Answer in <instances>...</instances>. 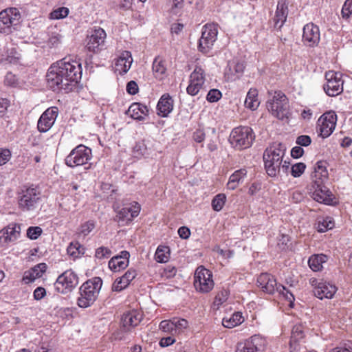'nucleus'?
Wrapping results in <instances>:
<instances>
[{
	"instance_id": "f257e3e1",
	"label": "nucleus",
	"mask_w": 352,
	"mask_h": 352,
	"mask_svg": "<svg viewBox=\"0 0 352 352\" xmlns=\"http://www.w3.org/2000/svg\"><path fill=\"white\" fill-rule=\"evenodd\" d=\"M286 147L282 143H273L263 153V158L267 174L274 177L280 172V166L285 154Z\"/></svg>"
},
{
	"instance_id": "f03ea898",
	"label": "nucleus",
	"mask_w": 352,
	"mask_h": 352,
	"mask_svg": "<svg viewBox=\"0 0 352 352\" xmlns=\"http://www.w3.org/2000/svg\"><path fill=\"white\" fill-rule=\"evenodd\" d=\"M102 285L100 277H94L85 282L80 287V296L77 300L78 305L82 308L91 306L97 299Z\"/></svg>"
},
{
	"instance_id": "7ed1b4c3",
	"label": "nucleus",
	"mask_w": 352,
	"mask_h": 352,
	"mask_svg": "<svg viewBox=\"0 0 352 352\" xmlns=\"http://www.w3.org/2000/svg\"><path fill=\"white\" fill-rule=\"evenodd\" d=\"M67 77L58 61L50 66L46 75L48 86L54 91L64 90L69 92L73 89L72 82Z\"/></svg>"
},
{
	"instance_id": "20e7f679",
	"label": "nucleus",
	"mask_w": 352,
	"mask_h": 352,
	"mask_svg": "<svg viewBox=\"0 0 352 352\" xmlns=\"http://www.w3.org/2000/svg\"><path fill=\"white\" fill-rule=\"evenodd\" d=\"M254 138L255 135L252 128L239 126L232 131L229 141L234 148L242 150L251 146Z\"/></svg>"
},
{
	"instance_id": "39448f33",
	"label": "nucleus",
	"mask_w": 352,
	"mask_h": 352,
	"mask_svg": "<svg viewBox=\"0 0 352 352\" xmlns=\"http://www.w3.org/2000/svg\"><path fill=\"white\" fill-rule=\"evenodd\" d=\"M21 14L16 8H6L0 12V33L9 34L16 30Z\"/></svg>"
},
{
	"instance_id": "423d86ee",
	"label": "nucleus",
	"mask_w": 352,
	"mask_h": 352,
	"mask_svg": "<svg viewBox=\"0 0 352 352\" xmlns=\"http://www.w3.org/2000/svg\"><path fill=\"white\" fill-rule=\"evenodd\" d=\"M218 25L215 23H207L202 28L201 36L199 40L198 50L204 54L210 52L217 39Z\"/></svg>"
},
{
	"instance_id": "0eeeda50",
	"label": "nucleus",
	"mask_w": 352,
	"mask_h": 352,
	"mask_svg": "<svg viewBox=\"0 0 352 352\" xmlns=\"http://www.w3.org/2000/svg\"><path fill=\"white\" fill-rule=\"evenodd\" d=\"M92 157L91 149L80 144L74 148L65 158L67 166L74 168L88 163Z\"/></svg>"
},
{
	"instance_id": "6e6552de",
	"label": "nucleus",
	"mask_w": 352,
	"mask_h": 352,
	"mask_svg": "<svg viewBox=\"0 0 352 352\" xmlns=\"http://www.w3.org/2000/svg\"><path fill=\"white\" fill-rule=\"evenodd\" d=\"M19 197V206L23 211L35 210L40 201V192L36 188L29 187L23 190Z\"/></svg>"
},
{
	"instance_id": "1a4fd4ad",
	"label": "nucleus",
	"mask_w": 352,
	"mask_h": 352,
	"mask_svg": "<svg viewBox=\"0 0 352 352\" xmlns=\"http://www.w3.org/2000/svg\"><path fill=\"white\" fill-rule=\"evenodd\" d=\"M267 108L276 118L283 120L287 118L289 104L286 96L281 91L275 92L272 101L267 102Z\"/></svg>"
},
{
	"instance_id": "9d476101",
	"label": "nucleus",
	"mask_w": 352,
	"mask_h": 352,
	"mask_svg": "<svg viewBox=\"0 0 352 352\" xmlns=\"http://www.w3.org/2000/svg\"><path fill=\"white\" fill-rule=\"evenodd\" d=\"M212 275L210 270L199 266L195 273L194 285L196 289L202 293L209 292L214 287Z\"/></svg>"
},
{
	"instance_id": "9b49d317",
	"label": "nucleus",
	"mask_w": 352,
	"mask_h": 352,
	"mask_svg": "<svg viewBox=\"0 0 352 352\" xmlns=\"http://www.w3.org/2000/svg\"><path fill=\"white\" fill-rule=\"evenodd\" d=\"M326 84L323 89L329 96H336L343 91V80L342 74L334 71H328L325 73Z\"/></svg>"
},
{
	"instance_id": "f8f14e48",
	"label": "nucleus",
	"mask_w": 352,
	"mask_h": 352,
	"mask_svg": "<svg viewBox=\"0 0 352 352\" xmlns=\"http://www.w3.org/2000/svg\"><path fill=\"white\" fill-rule=\"evenodd\" d=\"M78 284V277L72 270H67L60 274L54 283L55 289L61 294L70 292Z\"/></svg>"
},
{
	"instance_id": "ddd939ff",
	"label": "nucleus",
	"mask_w": 352,
	"mask_h": 352,
	"mask_svg": "<svg viewBox=\"0 0 352 352\" xmlns=\"http://www.w3.org/2000/svg\"><path fill=\"white\" fill-rule=\"evenodd\" d=\"M337 120V116L334 112L324 113L318 121V133L322 138L329 137L333 131Z\"/></svg>"
},
{
	"instance_id": "4468645a",
	"label": "nucleus",
	"mask_w": 352,
	"mask_h": 352,
	"mask_svg": "<svg viewBox=\"0 0 352 352\" xmlns=\"http://www.w3.org/2000/svg\"><path fill=\"white\" fill-rule=\"evenodd\" d=\"M65 75L68 76V79L73 87H76L78 81L81 78L82 69L81 65L75 60H67L63 58L58 61Z\"/></svg>"
},
{
	"instance_id": "2eb2a0df",
	"label": "nucleus",
	"mask_w": 352,
	"mask_h": 352,
	"mask_svg": "<svg viewBox=\"0 0 352 352\" xmlns=\"http://www.w3.org/2000/svg\"><path fill=\"white\" fill-rule=\"evenodd\" d=\"M140 211V205L138 202H133L119 210H116L117 214L114 220L120 225L124 226L131 222L138 217Z\"/></svg>"
},
{
	"instance_id": "dca6fc26",
	"label": "nucleus",
	"mask_w": 352,
	"mask_h": 352,
	"mask_svg": "<svg viewBox=\"0 0 352 352\" xmlns=\"http://www.w3.org/2000/svg\"><path fill=\"white\" fill-rule=\"evenodd\" d=\"M266 345L265 340L258 335H254L243 343H239L236 352H262Z\"/></svg>"
},
{
	"instance_id": "f3484780",
	"label": "nucleus",
	"mask_w": 352,
	"mask_h": 352,
	"mask_svg": "<svg viewBox=\"0 0 352 352\" xmlns=\"http://www.w3.org/2000/svg\"><path fill=\"white\" fill-rule=\"evenodd\" d=\"M58 116V109L50 107L45 110L38 120L37 128L41 133L48 131L54 124Z\"/></svg>"
},
{
	"instance_id": "a211bd4d",
	"label": "nucleus",
	"mask_w": 352,
	"mask_h": 352,
	"mask_svg": "<svg viewBox=\"0 0 352 352\" xmlns=\"http://www.w3.org/2000/svg\"><path fill=\"white\" fill-rule=\"evenodd\" d=\"M319 28L314 23H307L303 28L302 42L308 47L317 46L320 42Z\"/></svg>"
},
{
	"instance_id": "6ab92c4d",
	"label": "nucleus",
	"mask_w": 352,
	"mask_h": 352,
	"mask_svg": "<svg viewBox=\"0 0 352 352\" xmlns=\"http://www.w3.org/2000/svg\"><path fill=\"white\" fill-rule=\"evenodd\" d=\"M106 33L100 28L92 30L87 37L86 47L90 52H97L104 43Z\"/></svg>"
},
{
	"instance_id": "aec40b11",
	"label": "nucleus",
	"mask_w": 352,
	"mask_h": 352,
	"mask_svg": "<svg viewBox=\"0 0 352 352\" xmlns=\"http://www.w3.org/2000/svg\"><path fill=\"white\" fill-rule=\"evenodd\" d=\"M141 320V314L135 310L124 313L121 318L120 331L123 332L130 331L131 329L138 325Z\"/></svg>"
},
{
	"instance_id": "412c9836",
	"label": "nucleus",
	"mask_w": 352,
	"mask_h": 352,
	"mask_svg": "<svg viewBox=\"0 0 352 352\" xmlns=\"http://www.w3.org/2000/svg\"><path fill=\"white\" fill-rule=\"evenodd\" d=\"M257 283L264 292L269 294L276 291V287L278 286L274 276L267 273L261 274L257 278Z\"/></svg>"
},
{
	"instance_id": "4be33fe9",
	"label": "nucleus",
	"mask_w": 352,
	"mask_h": 352,
	"mask_svg": "<svg viewBox=\"0 0 352 352\" xmlns=\"http://www.w3.org/2000/svg\"><path fill=\"white\" fill-rule=\"evenodd\" d=\"M337 291V287L328 282L321 281L317 287H314V295L320 298H332Z\"/></svg>"
},
{
	"instance_id": "5701e85b",
	"label": "nucleus",
	"mask_w": 352,
	"mask_h": 352,
	"mask_svg": "<svg viewBox=\"0 0 352 352\" xmlns=\"http://www.w3.org/2000/svg\"><path fill=\"white\" fill-rule=\"evenodd\" d=\"M129 252L124 250L120 254L113 256L109 261V267L113 272H119L129 265Z\"/></svg>"
},
{
	"instance_id": "b1692460",
	"label": "nucleus",
	"mask_w": 352,
	"mask_h": 352,
	"mask_svg": "<svg viewBox=\"0 0 352 352\" xmlns=\"http://www.w3.org/2000/svg\"><path fill=\"white\" fill-rule=\"evenodd\" d=\"M327 162L324 161L318 162L314 166V171L311 173V179L316 185L320 186L328 178Z\"/></svg>"
},
{
	"instance_id": "393cba45",
	"label": "nucleus",
	"mask_w": 352,
	"mask_h": 352,
	"mask_svg": "<svg viewBox=\"0 0 352 352\" xmlns=\"http://www.w3.org/2000/svg\"><path fill=\"white\" fill-rule=\"evenodd\" d=\"M136 276V271L133 269H129L122 276L116 279L112 285V290L121 292L129 285Z\"/></svg>"
},
{
	"instance_id": "a878e982",
	"label": "nucleus",
	"mask_w": 352,
	"mask_h": 352,
	"mask_svg": "<svg viewBox=\"0 0 352 352\" xmlns=\"http://www.w3.org/2000/svg\"><path fill=\"white\" fill-rule=\"evenodd\" d=\"M46 270L47 265L45 263H41L37 264L30 270L24 272L22 280L25 284L34 282L36 278L41 277Z\"/></svg>"
},
{
	"instance_id": "bb28decb",
	"label": "nucleus",
	"mask_w": 352,
	"mask_h": 352,
	"mask_svg": "<svg viewBox=\"0 0 352 352\" xmlns=\"http://www.w3.org/2000/svg\"><path fill=\"white\" fill-rule=\"evenodd\" d=\"M133 63L131 53L129 51H124L116 60V69L120 74H126L131 68Z\"/></svg>"
},
{
	"instance_id": "cd10ccee",
	"label": "nucleus",
	"mask_w": 352,
	"mask_h": 352,
	"mask_svg": "<svg viewBox=\"0 0 352 352\" xmlns=\"http://www.w3.org/2000/svg\"><path fill=\"white\" fill-rule=\"evenodd\" d=\"M288 14L287 4L285 0H280L278 2L276 14L274 16V26L280 29L286 21Z\"/></svg>"
},
{
	"instance_id": "c85d7f7f",
	"label": "nucleus",
	"mask_w": 352,
	"mask_h": 352,
	"mask_svg": "<svg viewBox=\"0 0 352 352\" xmlns=\"http://www.w3.org/2000/svg\"><path fill=\"white\" fill-rule=\"evenodd\" d=\"M20 232V225H9L5 230L1 231L0 239L2 240L3 243L14 241L19 236Z\"/></svg>"
},
{
	"instance_id": "c756f323",
	"label": "nucleus",
	"mask_w": 352,
	"mask_h": 352,
	"mask_svg": "<svg viewBox=\"0 0 352 352\" xmlns=\"http://www.w3.org/2000/svg\"><path fill=\"white\" fill-rule=\"evenodd\" d=\"M173 100L168 94H164L160 99L157 109L158 115L162 117H166L173 110Z\"/></svg>"
},
{
	"instance_id": "7c9ffc66",
	"label": "nucleus",
	"mask_w": 352,
	"mask_h": 352,
	"mask_svg": "<svg viewBox=\"0 0 352 352\" xmlns=\"http://www.w3.org/2000/svg\"><path fill=\"white\" fill-rule=\"evenodd\" d=\"M126 113L135 120H142L148 115V109L143 104L134 102L130 105Z\"/></svg>"
},
{
	"instance_id": "2f4dec72",
	"label": "nucleus",
	"mask_w": 352,
	"mask_h": 352,
	"mask_svg": "<svg viewBox=\"0 0 352 352\" xmlns=\"http://www.w3.org/2000/svg\"><path fill=\"white\" fill-rule=\"evenodd\" d=\"M244 69L245 66L243 63L235 60L229 62L228 71L230 73L227 72L228 78L232 80L239 78L243 73Z\"/></svg>"
},
{
	"instance_id": "473e14b6",
	"label": "nucleus",
	"mask_w": 352,
	"mask_h": 352,
	"mask_svg": "<svg viewBox=\"0 0 352 352\" xmlns=\"http://www.w3.org/2000/svg\"><path fill=\"white\" fill-rule=\"evenodd\" d=\"M153 72L156 78L162 80L166 74V66L165 60L160 57H156L153 63Z\"/></svg>"
},
{
	"instance_id": "72a5a7b5",
	"label": "nucleus",
	"mask_w": 352,
	"mask_h": 352,
	"mask_svg": "<svg viewBox=\"0 0 352 352\" xmlns=\"http://www.w3.org/2000/svg\"><path fill=\"white\" fill-rule=\"evenodd\" d=\"M327 261V256L323 254L311 256L308 261L309 267L314 272L322 270L323 264Z\"/></svg>"
},
{
	"instance_id": "f704fd0d",
	"label": "nucleus",
	"mask_w": 352,
	"mask_h": 352,
	"mask_svg": "<svg viewBox=\"0 0 352 352\" xmlns=\"http://www.w3.org/2000/svg\"><path fill=\"white\" fill-rule=\"evenodd\" d=\"M313 187L315 188V191L313 194L314 199L318 202H325L327 197L331 195V192L323 185V184L320 186L314 184Z\"/></svg>"
},
{
	"instance_id": "c9c22d12",
	"label": "nucleus",
	"mask_w": 352,
	"mask_h": 352,
	"mask_svg": "<svg viewBox=\"0 0 352 352\" xmlns=\"http://www.w3.org/2000/svg\"><path fill=\"white\" fill-rule=\"evenodd\" d=\"M258 92L256 89H250L247 94V96L245 100V107L255 110L259 106V101L257 98Z\"/></svg>"
},
{
	"instance_id": "e433bc0d",
	"label": "nucleus",
	"mask_w": 352,
	"mask_h": 352,
	"mask_svg": "<svg viewBox=\"0 0 352 352\" xmlns=\"http://www.w3.org/2000/svg\"><path fill=\"white\" fill-rule=\"evenodd\" d=\"M247 171L245 169H240L236 170L229 178L228 183V188L231 190H234L240 181L246 175Z\"/></svg>"
},
{
	"instance_id": "4c0bfd02",
	"label": "nucleus",
	"mask_w": 352,
	"mask_h": 352,
	"mask_svg": "<svg viewBox=\"0 0 352 352\" xmlns=\"http://www.w3.org/2000/svg\"><path fill=\"white\" fill-rule=\"evenodd\" d=\"M243 321V319L241 314L239 312H236L233 314L229 318H223L222 324L226 328L231 329L241 324Z\"/></svg>"
},
{
	"instance_id": "58836bf2",
	"label": "nucleus",
	"mask_w": 352,
	"mask_h": 352,
	"mask_svg": "<svg viewBox=\"0 0 352 352\" xmlns=\"http://www.w3.org/2000/svg\"><path fill=\"white\" fill-rule=\"evenodd\" d=\"M67 252L69 255L76 258L85 253V248L77 241L72 242L67 247Z\"/></svg>"
},
{
	"instance_id": "ea45409f",
	"label": "nucleus",
	"mask_w": 352,
	"mask_h": 352,
	"mask_svg": "<svg viewBox=\"0 0 352 352\" xmlns=\"http://www.w3.org/2000/svg\"><path fill=\"white\" fill-rule=\"evenodd\" d=\"M78 201L72 196H65L61 199L60 206L65 211L74 210L77 206Z\"/></svg>"
},
{
	"instance_id": "a19ab883",
	"label": "nucleus",
	"mask_w": 352,
	"mask_h": 352,
	"mask_svg": "<svg viewBox=\"0 0 352 352\" xmlns=\"http://www.w3.org/2000/svg\"><path fill=\"white\" fill-rule=\"evenodd\" d=\"M190 81L203 86L205 82L204 69L199 67H196L190 76Z\"/></svg>"
},
{
	"instance_id": "79ce46f5",
	"label": "nucleus",
	"mask_w": 352,
	"mask_h": 352,
	"mask_svg": "<svg viewBox=\"0 0 352 352\" xmlns=\"http://www.w3.org/2000/svg\"><path fill=\"white\" fill-rule=\"evenodd\" d=\"M226 201V195L223 193H219L214 197L212 200L211 206L214 211L219 212L223 208Z\"/></svg>"
},
{
	"instance_id": "37998d69",
	"label": "nucleus",
	"mask_w": 352,
	"mask_h": 352,
	"mask_svg": "<svg viewBox=\"0 0 352 352\" xmlns=\"http://www.w3.org/2000/svg\"><path fill=\"white\" fill-rule=\"evenodd\" d=\"M334 226V222L332 218L327 217L318 220L317 229L319 232H324L328 230L332 229Z\"/></svg>"
},
{
	"instance_id": "c03bdc74",
	"label": "nucleus",
	"mask_w": 352,
	"mask_h": 352,
	"mask_svg": "<svg viewBox=\"0 0 352 352\" xmlns=\"http://www.w3.org/2000/svg\"><path fill=\"white\" fill-rule=\"evenodd\" d=\"M169 252V249L168 247L165 246H159L157 248V250L155 252V258L156 261L159 263H165L168 259V254H167Z\"/></svg>"
},
{
	"instance_id": "a18cd8bd",
	"label": "nucleus",
	"mask_w": 352,
	"mask_h": 352,
	"mask_svg": "<svg viewBox=\"0 0 352 352\" xmlns=\"http://www.w3.org/2000/svg\"><path fill=\"white\" fill-rule=\"evenodd\" d=\"M173 322L174 334L183 332L188 326V321L183 318H173Z\"/></svg>"
},
{
	"instance_id": "49530a36",
	"label": "nucleus",
	"mask_w": 352,
	"mask_h": 352,
	"mask_svg": "<svg viewBox=\"0 0 352 352\" xmlns=\"http://www.w3.org/2000/svg\"><path fill=\"white\" fill-rule=\"evenodd\" d=\"M276 291L280 294L283 295V296L290 302V305L292 306L295 298L293 294V293L289 291L288 289H287L285 286L282 285H278V286L276 287Z\"/></svg>"
},
{
	"instance_id": "de8ad7c7",
	"label": "nucleus",
	"mask_w": 352,
	"mask_h": 352,
	"mask_svg": "<svg viewBox=\"0 0 352 352\" xmlns=\"http://www.w3.org/2000/svg\"><path fill=\"white\" fill-rule=\"evenodd\" d=\"M112 252L107 247L101 246L96 250L95 257L98 259L102 260L108 258L111 255Z\"/></svg>"
},
{
	"instance_id": "09e8293b",
	"label": "nucleus",
	"mask_w": 352,
	"mask_h": 352,
	"mask_svg": "<svg viewBox=\"0 0 352 352\" xmlns=\"http://www.w3.org/2000/svg\"><path fill=\"white\" fill-rule=\"evenodd\" d=\"M69 14V9L65 7H60L54 10L50 14L51 19H60L66 17Z\"/></svg>"
},
{
	"instance_id": "8fccbe9b",
	"label": "nucleus",
	"mask_w": 352,
	"mask_h": 352,
	"mask_svg": "<svg viewBox=\"0 0 352 352\" xmlns=\"http://www.w3.org/2000/svg\"><path fill=\"white\" fill-rule=\"evenodd\" d=\"M43 230L38 226H31L27 230V236L31 240L37 239L42 234Z\"/></svg>"
},
{
	"instance_id": "3c124183",
	"label": "nucleus",
	"mask_w": 352,
	"mask_h": 352,
	"mask_svg": "<svg viewBox=\"0 0 352 352\" xmlns=\"http://www.w3.org/2000/svg\"><path fill=\"white\" fill-rule=\"evenodd\" d=\"M305 168L306 165L304 163H296L291 168L292 175L294 177H298L304 173Z\"/></svg>"
},
{
	"instance_id": "603ef678",
	"label": "nucleus",
	"mask_w": 352,
	"mask_h": 352,
	"mask_svg": "<svg viewBox=\"0 0 352 352\" xmlns=\"http://www.w3.org/2000/svg\"><path fill=\"white\" fill-rule=\"evenodd\" d=\"M133 153L137 157L145 155L146 153V147L144 142H137L133 147Z\"/></svg>"
},
{
	"instance_id": "864d4df0",
	"label": "nucleus",
	"mask_w": 352,
	"mask_h": 352,
	"mask_svg": "<svg viewBox=\"0 0 352 352\" xmlns=\"http://www.w3.org/2000/svg\"><path fill=\"white\" fill-rule=\"evenodd\" d=\"M222 96L221 92L217 89H213L209 91L207 94L206 99L210 102H217Z\"/></svg>"
},
{
	"instance_id": "5fc2aeb1",
	"label": "nucleus",
	"mask_w": 352,
	"mask_h": 352,
	"mask_svg": "<svg viewBox=\"0 0 352 352\" xmlns=\"http://www.w3.org/2000/svg\"><path fill=\"white\" fill-rule=\"evenodd\" d=\"M11 156L12 154L9 149L0 148V166L9 162Z\"/></svg>"
},
{
	"instance_id": "6e6d98bb",
	"label": "nucleus",
	"mask_w": 352,
	"mask_h": 352,
	"mask_svg": "<svg viewBox=\"0 0 352 352\" xmlns=\"http://www.w3.org/2000/svg\"><path fill=\"white\" fill-rule=\"evenodd\" d=\"M342 15L346 19L352 15V0H346L344 2L342 8Z\"/></svg>"
},
{
	"instance_id": "4d7b16f0",
	"label": "nucleus",
	"mask_w": 352,
	"mask_h": 352,
	"mask_svg": "<svg viewBox=\"0 0 352 352\" xmlns=\"http://www.w3.org/2000/svg\"><path fill=\"white\" fill-rule=\"evenodd\" d=\"M160 329L164 332H170L173 335L174 330L173 320L162 321L160 324Z\"/></svg>"
},
{
	"instance_id": "13d9d810",
	"label": "nucleus",
	"mask_w": 352,
	"mask_h": 352,
	"mask_svg": "<svg viewBox=\"0 0 352 352\" xmlns=\"http://www.w3.org/2000/svg\"><path fill=\"white\" fill-rule=\"evenodd\" d=\"M201 87L202 85H201L200 84L195 83L190 81L189 85L186 88V91L189 95L195 96L199 93Z\"/></svg>"
},
{
	"instance_id": "bf43d9fd",
	"label": "nucleus",
	"mask_w": 352,
	"mask_h": 352,
	"mask_svg": "<svg viewBox=\"0 0 352 352\" xmlns=\"http://www.w3.org/2000/svg\"><path fill=\"white\" fill-rule=\"evenodd\" d=\"M5 84L11 87H16L18 85V78L11 72H8L5 77Z\"/></svg>"
},
{
	"instance_id": "052dcab7",
	"label": "nucleus",
	"mask_w": 352,
	"mask_h": 352,
	"mask_svg": "<svg viewBox=\"0 0 352 352\" xmlns=\"http://www.w3.org/2000/svg\"><path fill=\"white\" fill-rule=\"evenodd\" d=\"M95 228L93 221H88L81 226L80 232L85 236L89 234Z\"/></svg>"
},
{
	"instance_id": "680f3d73",
	"label": "nucleus",
	"mask_w": 352,
	"mask_h": 352,
	"mask_svg": "<svg viewBox=\"0 0 352 352\" xmlns=\"http://www.w3.org/2000/svg\"><path fill=\"white\" fill-rule=\"evenodd\" d=\"M296 143L301 146H307L311 143V139L309 135H302L296 138Z\"/></svg>"
},
{
	"instance_id": "e2e57ef3",
	"label": "nucleus",
	"mask_w": 352,
	"mask_h": 352,
	"mask_svg": "<svg viewBox=\"0 0 352 352\" xmlns=\"http://www.w3.org/2000/svg\"><path fill=\"white\" fill-rule=\"evenodd\" d=\"M229 296V292L227 289L221 290L215 297V301L218 305H221L226 301Z\"/></svg>"
},
{
	"instance_id": "0e129e2a",
	"label": "nucleus",
	"mask_w": 352,
	"mask_h": 352,
	"mask_svg": "<svg viewBox=\"0 0 352 352\" xmlns=\"http://www.w3.org/2000/svg\"><path fill=\"white\" fill-rule=\"evenodd\" d=\"M177 273V269L174 266L168 265L164 268L162 275L167 278H173Z\"/></svg>"
},
{
	"instance_id": "69168bd1",
	"label": "nucleus",
	"mask_w": 352,
	"mask_h": 352,
	"mask_svg": "<svg viewBox=\"0 0 352 352\" xmlns=\"http://www.w3.org/2000/svg\"><path fill=\"white\" fill-rule=\"evenodd\" d=\"M46 295V290L43 287H38L33 293L34 298L36 300H41Z\"/></svg>"
},
{
	"instance_id": "338daca9",
	"label": "nucleus",
	"mask_w": 352,
	"mask_h": 352,
	"mask_svg": "<svg viewBox=\"0 0 352 352\" xmlns=\"http://www.w3.org/2000/svg\"><path fill=\"white\" fill-rule=\"evenodd\" d=\"M126 91L131 95H135L138 92V84L133 81H129L126 85Z\"/></svg>"
},
{
	"instance_id": "774afa93",
	"label": "nucleus",
	"mask_w": 352,
	"mask_h": 352,
	"mask_svg": "<svg viewBox=\"0 0 352 352\" xmlns=\"http://www.w3.org/2000/svg\"><path fill=\"white\" fill-rule=\"evenodd\" d=\"M60 41H61L60 35H59L58 34H52L49 38L48 45L51 47H57L58 45L60 43Z\"/></svg>"
}]
</instances>
